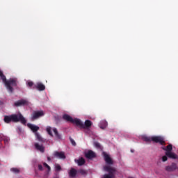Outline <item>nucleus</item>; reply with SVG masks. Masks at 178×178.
<instances>
[{"label":"nucleus","instance_id":"nucleus-1","mask_svg":"<svg viewBox=\"0 0 178 178\" xmlns=\"http://www.w3.org/2000/svg\"><path fill=\"white\" fill-rule=\"evenodd\" d=\"M3 121L5 123L9 124L11 122L13 123H17V122H21L22 124H26L27 123V121L26 120V118L23 117V115L22 114H12L10 115H6L4 116Z\"/></svg>","mask_w":178,"mask_h":178},{"label":"nucleus","instance_id":"nucleus-2","mask_svg":"<svg viewBox=\"0 0 178 178\" xmlns=\"http://www.w3.org/2000/svg\"><path fill=\"white\" fill-rule=\"evenodd\" d=\"M0 77L3 82L4 83L8 91L9 92H13V87H16L17 86V83L16 82V79H10L9 80H6V76L3 74V72L0 70Z\"/></svg>","mask_w":178,"mask_h":178},{"label":"nucleus","instance_id":"nucleus-3","mask_svg":"<svg viewBox=\"0 0 178 178\" xmlns=\"http://www.w3.org/2000/svg\"><path fill=\"white\" fill-rule=\"evenodd\" d=\"M143 140L146 143H151V141H153L154 143H159V144H161V145H165V140H163V138H162V136H143Z\"/></svg>","mask_w":178,"mask_h":178},{"label":"nucleus","instance_id":"nucleus-4","mask_svg":"<svg viewBox=\"0 0 178 178\" xmlns=\"http://www.w3.org/2000/svg\"><path fill=\"white\" fill-rule=\"evenodd\" d=\"M104 171L107 172L108 174L104 175V178H113L116 175L117 170L115 167L104 165L103 167Z\"/></svg>","mask_w":178,"mask_h":178},{"label":"nucleus","instance_id":"nucleus-5","mask_svg":"<svg viewBox=\"0 0 178 178\" xmlns=\"http://www.w3.org/2000/svg\"><path fill=\"white\" fill-rule=\"evenodd\" d=\"M45 115L43 111H33L31 114V120L34 122V120H37V119H40V118H42Z\"/></svg>","mask_w":178,"mask_h":178},{"label":"nucleus","instance_id":"nucleus-6","mask_svg":"<svg viewBox=\"0 0 178 178\" xmlns=\"http://www.w3.org/2000/svg\"><path fill=\"white\" fill-rule=\"evenodd\" d=\"M102 155L107 166H111L110 165H113V160H112V158H111L109 154H107L106 152H104L102 153Z\"/></svg>","mask_w":178,"mask_h":178},{"label":"nucleus","instance_id":"nucleus-7","mask_svg":"<svg viewBox=\"0 0 178 178\" xmlns=\"http://www.w3.org/2000/svg\"><path fill=\"white\" fill-rule=\"evenodd\" d=\"M177 169V164L176 163H172L170 165L165 167V170L167 172H175Z\"/></svg>","mask_w":178,"mask_h":178},{"label":"nucleus","instance_id":"nucleus-8","mask_svg":"<svg viewBox=\"0 0 178 178\" xmlns=\"http://www.w3.org/2000/svg\"><path fill=\"white\" fill-rule=\"evenodd\" d=\"M28 104L29 102L26 99H21L15 102V106H22Z\"/></svg>","mask_w":178,"mask_h":178},{"label":"nucleus","instance_id":"nucleus-9","mask_svg":"<svg viewBox=\"0 0 178 178\" xmlns=\"http://www.w3.org/2000/svg\"><path fill=\"white\" fill-rule=\"evenodd\" d=\"M33 90H38V91H44L45 90V85L38 82L36 86H33Z\"/></svg>","mask_w":178,"mask_h":178},{"label":"nucleus","instance_id":"nucleus-10","mask_svg":"<svg viewBox=\"0 0 178 178\" xmlns=\"http://www.w3.org/2000/svg\"><path fill=\"white\" fill-rule=\"evenodd\" d=\"M54 156L58 158L59 159H66V156L63 152H55Z\"/></svg>","mask_w":178,"mask_h":178},{"label":"nucleus","instance_id":"nucleus-11","mask_svg":"<svg viewBox=\"0 0 178 178\" xmlns=\"http://www.w3.org/2000/svg\"><path fill=\"white\" fill-rule=\"evenodd\" d=\"M85 156L88 159H92L93 158H95L97 156L95 155V152H94L92 150H89L88 151V152L85 154Z\"/></svg>","mask_w":178,"mask_h":178},{"label":"nucleus","instance_id":"nucleus-12","mask_svg":"<svg viewBox=\"0 0 178 178\" xmlns=\"http://www.w3.org/2000/svg\"><path fill=\"white\" fill-rule=\"evenodd\" d=\"M71 123H73V124H76V126H77L78 127H80V129H82L83 126L81 120L77 118H74V119L72 118V121Z\"/></svg>","mask_w":178,"mask_h":178},{"label":"nucleus","instance_id":"nucleus-13","mask_svg":"<svg viewBox=\"0 0 178 178\" xmlns=\"http://www.w3.org/2000/svg\"><path fill=\"white\" fill-rule=\"evenodd\" d=\"M28 127H29V129H31V131H33V133H37V131H38V130H40V127L37 126V125H34L32 124H27Z\"/></svg>","mask_w":178,"mask_h":178},{"label":"nucleus","instance_id":"nucleus-14","mask_svg":"<svg viewBox=\"0 0 178 178\" xmlns=\"http://www.w3.org/2000/svg\"><path fill=\"white\" fill-rule=\"evenodd\" d=\"M34 145H35V149H37L38 151H40V152H42V154L43 152H45V147L42 146V145L35 143Z\"/></svg>","mask_w":178,"mask_h":178},{"label":"nucleus","instance_id":"nucleus-15","mask_svg":"<svg viewBox=\"0 0 178 178\" xmlns=\"http://www.w3.org/2000/svg\"><path fill=\"white\" fill-rule=\"evenodd\" d=\"M91 126H92V122L90 120H87L85 121V123H83L82 129H90Z\"/></svg>","mask_w":178,"mask_h":178},{"label":"nucleus","instance_id":"nucleus-16","mask_svg":"<svg viewBox=\"0 0 178 178\" xmlns=\"http://www.w3.org/2000/svg\"><path fill=\"white\" fill-rule=\"evenodd\" d=\"M165 155L171 159H177V155L172 152H165Z\"/></svg>","mask_w":178,"mask_h":178},{"label":"nucleus","instance_id":"nucleus-17","mask_svg":"<svg viewBox=\"0 0 178 178\" xmlns=\"http://www.w3.org/2000/svg\"><path fill=\"white\" fill-rule=\"evenodd\" d=\"M100 129H102V130H105V129H106V127H108V122L103 120L101 121V122L99 124Z\"/></svg>","mask_w":178,"mask_h":178},{"label":"nucleus","instance_id":"nucleus-18","mask_svg":"<svg viewBox=\"0 0 178 178\" xmlns=\"http://www.w3.org/2000/svg\"><path fill=\"white\" fill-rule=\"evenodd\" d=\"M63 119L64 120H66V122H70V123H72V122H73V118H72L70 115H69L67 114H64L63 115Z\"/></svg>","mask_w":178,"mask_h":178},{"label":"nucleus","instance_id":"nucleus-19","mask_svg":"<svg viewBox=\"0 0 178 178\" xmlns=\"http://www.w3.org/2000/svg\"><path fill=\"white\" fill-rule=\"evenodd\" d=\"M53 131L56 138H58V140H62V135H60L59 132H58V129L56 128H54Z\"/></svg>","mask_w":178,"mask_h":178},{"label":"nucleus","instance_id":"nucleus-20","mask_svg":"<svg viewBox=\"0 0 178 178\" xmlns=\"http://www.w3.org/2000/svg\"><path fill=\"white\" fill-rule=\"evenodd\" d=\"M75 162H77L79 166H83L86 163V160L81 157L79 160H75Z\"/></svg>","mask_w":178,"mask_h":178},{"label":"nucleus","instance_id":"nucleus-21","mask_svg":"<svg viewBox=\"0 0 178 178\" xmlns=\"http://www.w3.org/2000/svg\"><path fill=\"white\" fill-rule=\"evenodd\" d=\"M1 141H4V144L6 145L9 143V138H8V136L0 135V143Z\"/></svg>","mask_w":178,"mask_h":178},{"label":"nucleus","instance_id":"nucleus-22","mask_svg":"<svg viewBox=\"0 0 178 178\" xmlns=\"http://www.w3.org/2000/svg\"><path fill=\"white\" fill-rule=\"evenodd\" d=\"M69 175L70 177H76V175H77V170H76L74 168H71Z\"/></svg>","mask_w":178,"mask_h":178},{"label":"nucleus","instance_id":"nucleus-23","mask_svg":"<svg viewBox=\"0 0 178 178\" xmlns=\"http://www.w3.org/2000/svg\"><path fill=\"white\" fill-rule=\"evenodd\" d=\"M163 151H166V152H172V149H173V146L172 145H168L166 147H163Z\"/></svg>","mask_w":178,"mask_h":178},{"label":"nucleus","instance_id":"nucleus-24","mask_svg":"<svg viewBox=\"0 0 178 178\" xmlns=\"http://www.w3.org/2000/svg\"><path fill=\"white\" fill-rule=\"evenodd\" d=\"M46 131H47L49 136H51V137H54V134H52V128L51 127H47L46 129Z\"/></svg>","mask_w":178,"mask_h":178},{"label":"nucleus","instance_id":"nucleus-25","mask_svg":"<svg viewBox=\"0 0 178 178\" xmlns=\"http://www.w3.org/2000/svg\"><path fill=\"white\" fill-rule=\"evenodd\" d=\"M10 171L13 172V173H15L16 175L20 173V170H19V168H12L10 169Z\"/></svg>","mask_w":178,"mask_h":178},{"label":"nucleus","instance_id":"nucleus-26","mask_svg":"<svg viewBox=\"0 0 178 178\" xmlns=\"http://www.w3.org/2000/svg\"><path fill=\"white\" fill-rule=\"evenodd\" d=\"M35 136L38 141H43L42 137H41V135L40 134L37 132L35 134Z\"/></svg>","mask_w":178,"mask_h":178},{"label":"nucleus","instance_id":"nucleus-27","mask_svg":"<svg viewBox=\"0 0 178 178\" xmlns=\"http://www.w3.org/2000/svg\"><path fill=\"white\" fill-rule=\"evenodd\" d=\"M27 85H28V86H29L30 88H33V89H34V86H36V84H34V82H33V81H29V82L27 83Z\"/></svg>","mask_w":178,"mask_h":178},{"label":"nucleus","instance_id":"nucleus-28","mask_svg":"<svg viewBox=\"0 0 178 178\" xmlns=\"http://www.w3.org/2000/svg\"><path fill=\"white\" fill-rule=\"evenodd\" d=\"M55 170L56 172H60V170H62V167H60V165L56 164L55 165Z\"/></svg>","mask_w":178,"mask_h":178},{"label":"nucleus","instance_id":"nucleus-29","mask_svg":"<svg viewBox=\"0 0 178 178\" xmlns=\"http://www.w3.org/2000/svg\"><path fill=\"white\" fill-rule=\"evenodd\" d=\"M70 140L71 144H72V145H74V147H75V145H76V142L74 141V140H73V138H70Z\"/></svg>","mask_w":178,"mask_h":178},{"label":"nucleus","instance_id":"nucleus-30","mask_svg":"<svg viewBox=\"0 0 178 178\" xmlns=\"http://www.w3.org/2000/svg\"><path fill=\"white\" fill-rule=\"evenodd\" d=\"M95 147H96V148H101V144H99L98 142H95Z\"/></svg>","mask_w":178,"mask_h":178},{"label":"nucleus","instance_id":"nucleus-31","mask_svg":"<svg viewBox=\"0 0 178 178\" xmlns=\"http://www.w3.org/2000/svg\"><path fill=\"white\" fill-rule=\"evenodd\" d=\"M43 165L44 166V168H47L48 169V170H51V167L47 164V163H44Z\"/></svg>","mask_w":178,"mask_h":178},{"label":"nucleus","instance_id":"nucleus-32","mask_svg":"<svg viewBox=\"0 0 178 178\" xmlns=\"http://www.w3.org/2000/svg\"><path fill=\"white\" fill-rule=\"evenodd\" d=\"M38 170H40V172H42L44 170V168L41 164L38 165Z\"/></svg>","mask_w":178,"mask_h":178},{"label":"nucleus","instance_id":"nucleus-33","mask_svg":"<svg viewBox=\"0 0 178 178\" xmlns=\"http://www.w3.org/2000/svg\"><path fill=\"white\" fill-rule=\"evenodd\" d=\"M162 161L163 162H166V161H168V156H163Z\"/></svg>","mask_w":178,"mask_h":178},{"label":"nucleus","instance_id":"nucleus-34","mask_svg":"<svg viewBox=\"0 0 178 178\" xmlns=\"http://www.w3.org/2000/svg\"><path fill=\"white\" fill-rule=\"evenodd\" d=\"M79 173H81V175H86V172L84 170H80Z\"/></svg>","mask_w":178,"mask_h":178},{"label":"nucleus","instance_id":"nucleus-35","mask_svg":"<svg viewBox=\"0 0 178 178\" xmlns=\"http://www.w3.org/2000/svg\"><path fill=\"white\" fill-rule=\"evenodd\" d=\"M47 160L48 161H51V158L50 157H47Z\"/></svg>","mask_w":178,"mask_h":178},{"label":"nucleus","instance_id":"nucleus-36","mask_svg":"<svg viewBox=\"0 0 178 178\" xmlns=\"http://www.w3.org/2000/svg\"><path fill=\"white\" fill-rule=\"evenodd\" d=\"M131 152H134V151H133V150H131Z\"/></svg>","mask_w":178,"mask_h":178}]
</instances>
